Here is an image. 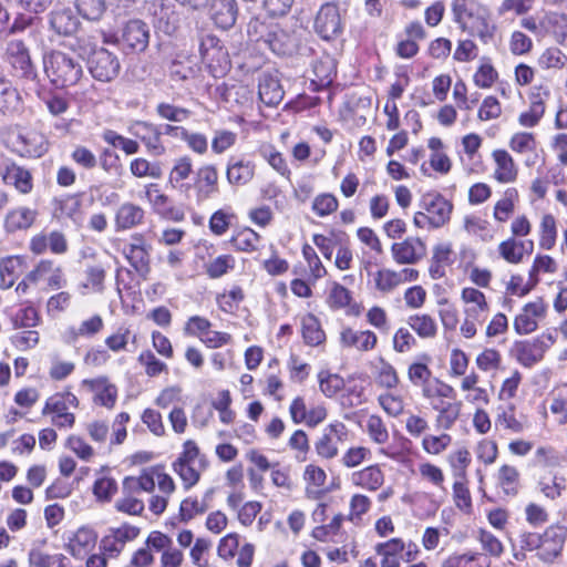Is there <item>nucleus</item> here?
I'll use <instances>...</instances> for the list:
<instances>
[{
	"label": "nucleus",
	"instance_id": "f257e3e1",
	"mask_svg": "<svg viewBox=\"0 0 567 567\" xmlns=\"http://www.w3.org/2000/svg\"><path fill=\"white\" fill-rule=\"evenodd\" d=\"M452 12L454 21L463 30L468 29L484 43L493 39L496 27L491 22V11L486 6L477 0H453Z\"/></svg>",
	"mask_w": 567,
	"mask_h": 567
},
{
	"label": "nucleus",
	"instance_id": "f03ea898",
	"mask_svg": "<svg viewBox=\"0 0 567 567\" xmlns=\"http://www.w3.org/2000/svg\"><path fill=\"white\" fill-rule=\"evenodd\" d=\"M43 68L50 83L58 89L74 86L84 76L80 59L60 50L44 54Z\"/></svg>",
	"mask_w": 567,
	"mask_h": 567
},
{
	"label": "nucleus",
	"instance_id": "7ed1b4c3",
	"mask_svg": "<svg viewBox=\"0 0 567 567\" xmlns=\"http://www.w3.org/2000/svg\"><path fill=\"white\" fill-rule=\"evenodd\" d=\"M420 210L413 223L419 228H440L449 223L453 204L436 190L424 193L419 202Z\"/></svg>",
	"mask_w": 567,
	"mask_h": 567
},
{
	"label": "nucleus",
	"instance_id": "20e7f679",
	"mask_svg": "<svg viewBox=\"0 0 567 567\" xmlns=\"http://www.w3.org/2000/svg\"><path fill=\"white\" fill-rule=\"evenodd\" d=\"M7 147L22 157H41L48 151L45 136L35 131L19 125L9 126L3 133Z\"/></svg>",
	"mask_w": 567,
	"mask_h": 567
},
{
	"label": "nucleus",
	"instance_id": "39448f33",
	"mask_svg": "<svg viewBox=\"0 0 567 567\" xmlns=\"http://www.w3.org/2000/svg\"><path fill=\"white\" fill-rule=\"evenodd\" d=\"M86 64L91 75L100 82H111L116 79L121 72L118 56L102 47L101 50H96L89 56Z\"/></svg>",
	"mask_w": 567,
	"mask_h": 567
},
{
	"label": "nucleus",
	"instance_id": "423d86ee",
	"mask_svg": "<svg viewBox=\"0 0 567 567\" xmlns=\"http://www.w3.org/2000/svg\"><path fill=\"white\" fill-rule=\"evenodd\" d=\"M313 28L323 40H332L339 37L343 31L339 7L332 2L322 4L315 18Z\"/></svg>",
	"mask_w": 567,
	"mask_h": 567
},
{
	"label": "nucleus",
	"instance_id": "0eeeda50",
	"mask_svg": "<svg viewBox=\"0 0 567 567\" xmlns=\"http://www.w3.org/2000/svg\"><path fill=\"white\" fill-rule=\"evenodd\" d=\"M566 538V527L560 525L549 526L540 534L537 557L545 564H554L561 556Z\"/></svg>",
	"mask_w": 567,
	"mask_h": 567
},
{
	"label": "nucleus",
	"instance_id": "6e6552de",
	"mask_svg": "<svg viewBox=\"0 0 567 567\" xmlns=\"http://www.w3.org/2000/svg\"><path fill=\"white\" fill-rule=\"evenodd\" d=\"M151 245L141 234L133 235L132 241L123 248L125 258L144 280L151 272Z\"/></svg>",
	"mask_w": 567,
	"mask_h": 567
},
{
	"label": "nucleus",
	"instance_id": "1a4fd4ad",
	"mask_svg": "<svg viewBox=\"0 0 567 567\" xmlns=\"http://www.w3.org/2000/svg\"><path fill=\"white\" fill-rule=\"evenodd\" d=\"M117 42L126 54L143 52L148 47L150 29L142 20H130L124 25Z\"/></svg>",
	"mask_w": 567,
	"mask_h": 567
},
{
	"label": "nucleus",
	"instance_id": "9d476101",
	"mask_svg": "<svg viewBox=\"0 0 567 567\" xmlns=\"http://www.w3.org/2000/svg\"><path fill=\"white\" fill-rule=\"evenodd\" d=\"M147 11L157 31L171 35L177 30L179 18L169 2L153 0L148 3Z\"/></svg>",
	"mask_w": 567,
	"mask_h": 567
},
{
	"label": "nucleus",
	"instance_id": "9b49d317",
	"mask_svg": "<svg viewBox=\"0 0 567 567\" xmlns=\"http://www.w3.org/2000/svg\"><path fill=\"white\" fill-rule=\"evenodd\" d=\"M49 30L58 37L69 38L75 35L81 22L78 14L66 7L55 8L47 17Z\"/></svg>",
	"mask_w": 567,
	"mask_h": 567
},
{
	"label": "nucleus",
	"instance_id": "f8f14e48",
	"mask_svg": "<svg viewBox=\"0 0 567 567\" xmlns=\"http://www.w3.org/2000/svg\"><path fill=\"white\" fill-rule=\"evenodd\" d=\"M6 54L17 76L25 79H33L35 76V69L29 50L21 40L10 41L7 45Z\"/></svg>",
	"mask_w": 567,
	"mask_h": 567
},
{
	"label": "nucleus",
	"instance_id": "ddd939ff",
	"mask_svg": "<svg viewBox=\"0 0 567 567\" xmlns=\"http://www.w3.org/2000/svg\"><path fill=\"white\" fill-rule=\"evenodd\" d=\"M346 436L347 427L342 422L328 425L315 444L318 455L328 460L336 457L339 452L338 445Z\"/></svg>",
	"mask_w": 567,
	"mask_h": 567
},
{
	"label": "nucleus",
	"instance_id": "4468645a",
	"mask_svg": "<svg viewBox=\"0 0 567 567\" xmlns=\"http://www.w3.org/2000/svg\"><path fill=\"white\" fill-rule=\"evenodd\" d=\"M393 259L400 265H414L426 256V246L417 237H408L391 247Z\"/></svg>",
	"mask_w": 567,
	"mask_h": 567
},
{
	"label": "nucleus",
	"instance_id": "2eb2a0df",
	"mask_svg": "<svg viewBox=\"0 0 567 567\" xmlns=\"http://www.w3.org/2000/svg\"><path fill=\"white\" fill-rule=\"evenodd\" d=\"M128 132L140 138L152 154L159 156L165 153V147L161 143L162 133L154 124L144 121H134L130 124Z\"/></svg>",
	"mask_w": 567,
	"mask_h": 567
},
{
	"label": "nucleus",
	"instance_id": "dca6fc26",
	"mask_svg": "<svg viewBox=\"0 0 567 567\" xmlns=\"http://www.w3.org/2000/svg\"><path fill=\"white\" fill-rule=\"evenodd\" d=\"M199 53L202 60L210 68L216 64L224 69L229 64L227 51L220 44V40L213 34H205L200 38Z\"/></svg>",
	"mask_w": 567,
	"mask_h": 567
},
{
	"label": "nucleus",
	"instance_id": "f3484780",
	"mask_svg": "<svg viewBox=\"0 0 567 567\" xmlns=\"http://www.w3.org/2000/svg\"><path fill=\"white\" fill-rule=\"evenodd\" d=\"M1 175L3 184L13 186L21 194H29L33 188V178L27 168L10 158Z\"/></svg>",
	"mask_w": 567,
	"mask_h": 567
},
{
	"label": "nucleus",
	"instance_id": "a211bd4d",
	"mask_svg": "<svg viewBox=\"0 0 567 567\" xmlns=\"http://www.w3.org/2000/svg\"><path fill=\"white\" fill-rule=\"evenodd\" d=\"M194 188L198 202L218 192V172L214 165H204L196 171Z\"/></svg>",
	"mask_w": 567,
	"mask_h": 567
},
{
	"label": "nucleus",
	"instance_id": "6ab92c4d",
	"mask_svg": "<svg viewBox=\"0 0 567 567\" xmlns=\"http://www.w3.org/2000/svg\"><path fill=\"white\" fill-rule=\"evenodd\" d=\"M511 353L525 368L534 367L543 360L545 354L540 343L535 338L515 341Z\"/></svg>",
	"mask_w": 567,
	"mask_h": 567
},
{
	"label": "nucleus",
	"instance_id": "aec40b11",
	"mask_svg": "<svg viewBox=\"0 0 567 567\" xmlns=\"http://www.w3.org/2000/svg\"><path fill=\"white\" fill-rule=\"evenodd\" d=\"M238 14V8L236 0H212L209 7V16L214 23L223 29H230Z\"/></svg>",
	"mask_w": 567,
	"mask_h": 567
},
{
	"label": "nucleus",
	"instance_id": "412c9836",
	"mask_svg": "<svg viewBox=\"0 0 567 567\" xmlns=\"http://www.w3.org/2000/svg\"><path fill=\"white\" fill-rule=\"evenodd\" d=\"M22 110V97L11 82L0 76V115L12 116Z\"/></svg>",
	"mask_w": 567,
	"mask_h": 567
},
{
	"label": "nucleus",
	"instance_id": "4be33fe9",
	"mask_svg": "<svg viewBox=\"0 0 567 567\" xmlns=\"http://www.w3.org/2000/svg\"><path fill=\"white\" fill-rule=\"evenodd\" d=\"M258 95L266 105L276 106L282 101L285 91L277 76L262 73L259 78Z\"/></svg>",
	"mask_w": 567,
	"mask_h": 567
},
{
	"label": "nucleus",
	"instance_id": "5701e85b",
	"mask_svg": "<svg viewBox=\"0 0 567 567\" xmlns=\"http://www.w3.org/2000/svg\"><path fill=\"white\" fill-rule=\"evenodd\" d=\"M83 384L87 385L93 392H95V403L109 409L114 406L117 398V389L114 384H111L106 378L84 380Z\"/></svg>",
	"mask_w": 567,
	"mask_h": 567
},
{
	"label": "nucleus",
	"instance_id": "b1692460",
	"mask_svg": "<svg viewBox=\"0 0 567 567\" xmlns=\"http://www.w3.org/2000/svg\"><path fill=\"white\" fill-rule=\"evenodd\" d=\"M38 212L29 207H18L10 210L4 219V227L8 233L25 230L35 221Z\"/></svg>",
	"mask_w": 567,
	"mask_h": 567
},
{
	"label": "nucleus",
	"instance_id": "393cba45",
	"mask_svg": "<svg viewBox=\"0 0 567 567\" xmlns=\"http://www.w3.org/2000/svg\"><path fill=\"white\" fill-rule=\"evenodd\" d=\"M144 219V210L133 203H124L120 206L115 216L117 229H131L140 225Z\"/></svg>",
	"mask_w": 567,
	"mask_h": 567
},
{
	"label": "nucleus",
	"instance_id": "a878e982",
	"mask_svg": "<svg viewBox=\"0 0 567 567\" xmlns=\"http://www.w3.org/2000/svg\"><path fill=\"white\" fill-rule=\"evenodd\" d=\"M341 342L361 351H369L377 344V336L372 331H355L347 328L341 332Z\"/></svg>",
	"mask_w": 567,
	"mask_h": 567
},
{
	"label": "nucleus",
	"instance_id": "bb28decb",
	"mask_svg": "<svg viewBox=\"0 0 567 567\" xmlns=\"http://www.w3.org/2000/svg\"><path fill=\"white\" fill-rule=\"evenodd\" d=\"M255 175V164L250 161L231 159L227 166L226 176L233 185H245Z\"/></svg>",
	"mask_w": 567,
	"mask_h": 567
},
{
	"label": "nucleus",
	"instance_id": "cd10ccee",
	"mask_svg": "<svg viewBox=\"0 0 567 567\" xmlns=\"http://www.w3.org/2000/svg\"><path fill=\"white\" fill-rule=\"evenodd\" d=\"M193 173V163L189 156H183L175 161V164L169 173V183L174 188L187 193L192 185L184 183Z\"/></svg>",
	"mask_w": 567,
	"mask_h": 567
},
{
	"label": "nucleus",
	"instance_id": "c85d7f7f",
	"mask_svg": "<svg viewBox=\"0 0 567 567\" xmlns=\"http://www.w3.org/2000/svg\"><path fill=\"white\" fill-rule=\"evenodd\" d=\"M208 462L206 458H200L197 464H188L182 462H174L173 468L182 478L186 489L196 485L200 478V473L206 470Z\"/></svg>",
	"mask_w": 567,
	"mask_h": 567
},
{
	"label": "nucleus",
	"instance_id": "c756f323",
	"mask_svg": "<svg viewBox=\"0 0 567 567\" xmlns=\"http://www.w3.org/2000/svg\"><path fill=\"white\" fill-rule=\"evenodd\" d=\"M462 299L466 303H473L472 307H468L465 312L468 318L475 319L477 321L481 320V315L488 310V305L486 302L485 296L482 291L475 288H464L462 291Z\"/></svg>",
	"mask_w": 567,
	"mask_h": 567
},
{
	"label": "nucleus",
	"instance_id": "7c9ffc66",
	"mask_svg": "<svg viewBox=\"0 0 567 567\" xmlns=\"http://www.w3.org/2000/svg\"><path fill=\"white\" fill-rule=\"evenodd\" d=\"M497 168L494 173L495 178L501 183H508L515 179L516 169L512 156L504 150H497L493 153Z\"/></svg>",
	"mask_w": 567,
	"mask_h": 567
},
{
	"label": "nucleus",
	"instance_id": "2f4dec72",
	"mask_svg": "<svg viewBox=\"0 0 567 567\" xmlns=\"http://www.w3.org/2000/svg\"><path fill=\"white\" fill-rule=\"evenodd\" d=\"M383 473L378 466H369L352 474V482L363 488L375 491L383 484Z\"/></svg>",
	"mask_w": 567,
	"mask_h": 567
},
{
	"label": "nucleus",
	"instance_id": "473e14b6",
	"mask_svg": "<svg viewBox=\"0 0 567 567\" xmlns=\"http://www.w3.org/2000/svg\"><path fill=\"white\" fill-rule=\"evenodd\" d=\"M22 265L19 256H9L0 260V288H11L18 277V270Z\"/></svg>",
	"mask_w": 567,
	"mask_h": 567
},
{
	"label": "nucleus",
	"instance_id": "72a5a7b5",
	"mask_svg": "<svg viewBox=\"0 0 567 567\" xmlns=\"http://www.w3.org/2000/svg\"><path fill=\"white\" fill-rule=\"evenodd\" d=\"M274 53L286 54L290 50V37L278 23L270 25L269 37L262 41Z\"/></svg>",
	"mask_w": 567,
	"mask_h": 567
},
{
	"label": "nucleus",
	"instance_id": "f704fd0d",
	"mask_svg": "<svg viewBox=\"0 0 567 567\" xmlns=\"http://www.w3.org/2000/svg\"><path fill=\"white\" fill-rule=\"evenodd\" d=\"M274 53L286 54L290 50V37L278 23L270 25L269 37L262 41Z\"/></svg>",
	"mask_w": 567,
	"mask_h": 567
},
{
	"label": "nucleus",
	"instance_id": "c9c22d12",
	"mask_svg": "<svg viewBox=\"0 0 567 567\" xmlns=\"http://www.w3.org/2000/svg\"><path fill=\"white\" fill-rule=\"evenodd\" d=\"M302 337L305 342L312 347L319 346L324 341V332L313 315H307L302 318Z\"/></svg>",
	"mask_w": 567,
	"mask_h": 567
},
{
	"label": "nucleus",
	"instance_id": "e433bc0d",
	"mask_svg": "<svg viewBox=\"0 0 567 567\" xmlns=\"http://www.w3.org/2000/svg\"><path fill=\"white\" fill-rule=\"evenodd\" d=\"M230 241L237 250L250 252L257 249L260 236L250 228H244L234 235Z\"/></svg>",
	"mask_w": 567,
	"mask_h": 567
},
{
	"label": "nucleus",
	"instance_id": "4c0bfd02",
	"mask_svg": "<svg viewBox=\"0 0 567 567\" xmlns=\"http://www.w3.org/2000/svg\"><path fill=\"white\" fill-rule=\"evenodd\" d=\"M408 323L421 338H433L436 334V323L429 315L411 316Z\"/></svg>",
	"mask_w": 567,
	"mask_h": 567
},
{
	"label": "nucleus",
	"instance_id": "58836bf2",
	"mask_svg": "<svg viewBox=\"0 0 567 567\" xmlns=\"http://www.w3.org/2000/svg\"><path fill=\"white\" fill-rule=\"evenodd\" d=\"M318 380L320 390L327 398L334 396L344 388V380L340 375L328 371H320Z\"/></svg>",
	"mask_w": 567,
	"mask_h": 567
},
{
	"label": "nucleus",
	"instance_id": "ea45409f",
	"mask_svg": "<svg viewBox=\"0 0 567 567\" xmlns=\"http://www.w3.org/2000/svg\"><path fill=\"white\" fill-rule=\"evenodd\" d=\"M78 12L87 20H100L106 10L105 0H76Z\"/></svg>",
	"mask_w": 567,
	"mask_h": 567
},
{
	"label": "nucleus",
	"instance_id": "a19ab883",
	"mask_svg": "<svg viewBox=\"0 0 567 567\" xmlns=\"http://www.w3.org/2000/svg\"><path fill=\"white\" fill-rule=\"evenodd\" d=\"M275 23L272 20L255 17L247 24V34L251 41L261 42L269 37L270 25Z\"/></svg>",
	"mask_w": 567,
	"mask_h": 567
},
{
	"label": "nucleus",
	"instance_id": "79ce46f5",
	"mask_svg": "<svg viewBox=\"0 0 567 567\" xmlns=\"http://www.w3.org/2000/svg\"><path fill=\"white\" fill-rule=\"evenodd\" d=\"M525 245L511 238L499 244L501 256L511 264H518L523 260Z\"/></svg>",
	"mask_w": 567,
	"mask_h": 567
},
{
	"label": "nucleus",
	"instance_id": "37998d69",
	"mask_svg": "<svg viewBox=\"0 0 567 567\" xmlns=\"http://www.w3.org/2000/svg\"><path fill=\"white\" fill-rule=\"evenodd\" d=\"M104 322L101 316L95 315L87 320H84L79 328H71L69 330L73 340L79 337H93L103 329Z\"/></svg>",
	"mask_w": 567,
	"mask_h": 567
},
{
	"label": "nucleus",
	"instance_id": "c03bdc74",
	"mask_svg": "<svg viewBox=\"0 0 567 567\" xmlns=\"http://www.w3.org/2000/svg\"><path fill=\"white\" fill-rule=\"evenodd\" d=\"M567 56L558 48L546 49L538 59L542 69H563L566 64Z\"/></svg>",
	"mask_w": 567,
	"mask_h": 567
},
{
	"label": "nucleus",
	"instance_id": "a18cd8bd",
	"mask_svg": "<svg viewBox=\"0 0 567 567\" xmlns=\"http://www.w3.org/2000/svg\"><path fill=\"white\" fill-rule=\"evenodd\" d=\"M374 280L378 290L389 292L402 282V274L390 269H382L375 274Z\"/></svg>",
	"mask_w": 567,
	"mask_h": 567
},
{
	"label": "nucleus",
	"instance_id": "49530a36",
	"mask_svg": "<svg viewBox=\"0 0 567 567\" xmlns=\"http://www.w3.org/2000/svg\"><path fill=\"white\" fill-rule=\"evenodd\" d=\"M130 171L135 177L151 176L153 178H159L162 176V169L158 164H151L147 159L138 157L131 162Z\"/></svg>",
	"mask_w": 567,
	"mask_h": 567
},
{
	"label": "nucleus",
	"instance_id": "de8ad7c7",
	"mask_svg": "<svg viewBox=\"0 0 567 567\" xmlns=\"http://www.w3.org/2000/svg\"><path fill=\"white\" fill-rule=\"evenodd\" d=\"M518 477V471L514 466L503 465L499 468V485L507 495H516Z\"/></svg>",
	"mask_w": 567,
	"mask_h": 567
},
{
	"label": "nucleus",
	"instance_id": "09e8293b",
	"mask_svg": "<svg viewBox=\"0 0 567 567\" xmlns=\"http://www.w3.org/2000/svg\"><path fill=\"white\" fill-rule=\"evenodd\" d=\"M235 259L230 255H221L206 264V274L210 278H219L233 269Z\"/></svg>",
	"mask_w": 567,
	"mask_h": 567
},
{
	"label": "nucleus",
	"instance_id": "8fccbe9b",
	"mask_svg": "<svg viewBox=\"0 0 567 567\" xmlns=\"http://www.w3.org/2000/svg\"><path fill=\"white\" fill-rule=\"evenodd\" d=\"M339 207V202L334 195L324 193L318 195L312 203V210L319 217L328 216L334 213Z\"/></svg>",
	"mask_w": 567,
	"mask_h": 567
},
{
	"label": "nucleus",
	"instance_id": "3c124183",
	"mask_svg": "<svg viewBox=\"0 0 567 567\" xmlns=\"http://www.w3.org/2000/svg\"><path fill=\"white\" fill-rule=\"evenodd\" d=\"M556 234V221L554 216L549 214L545 215L540 224V247L544 249H551L555 245Z\"/></svg>",
	"mask_w": 567,
	"mask_h": 567
},
{
	"label": "nucleus",
	"instance_id": "603ef678",
	"mask_svg": "<svg viewBox=\"0 0 567 567\" xmlns=\"http://www.w3.org/2000/svg\"><path fill=\"white\" fill-rule=\"evenodd\" d=\"M156 112L162 118L171 122H184L190 116L189 110L169 103H159Z\"/></svg>",
	"mask_w": 567,
	"mask_h": 567
},
{
	"label": "nucleus",
	"instance_id": "864d4df0",
	"mask_svg": "<svg viewBox=\"0 0 567 567\" xmlns=\"http://www.w3.org/2000/svg\"><path fill=\"white\" fill-rule=\"evenodd\" d=\"M517 196L515 189L511 188L505 192L504 197L495 205L494 217L498 221H506L514 210V198Z\"/></svg>",
	"mask_w": 567,
	"mask_h": 567
},
{
	"label": "nucleus",
	"instance_id": "5fc2aeb1",
	"mask_svg": "<svg viewBox=\"0 0 567 567\" xmlns=\"http://www.w3.org/2000/svg\"><path fill=\"white\" fill-rule=\"evenodd\" d=\"M106 271L101 265L87 266L85 269L86 284L85 287H91L95 292L104 291V280Z\"/></svg>",
	"mask_w": 567,
	"mask_h": 567
},
{
	"label": "nucleus",
	"instance_id": "6e6d98bb",
	"mask_svg": "<svg viewBox=\"0 0 567 567\" xmlns=\"http://www.w3.org/2000/svg\"><path fill=\"white\" fill-rule=\"evenodd\" d=\"M461 412V402L446 403V408L436 416L437 429L450 430L458 419Z\"/></svg>",
	"mask_w": 567,
	"mask_h": 567
},
{
	"label": "nucleus",
	"instance_id": "4d7b16f0",
	"mask_svg": "<svg viewBox=\"0 0 567 567\" xmlns=\"http://www.w3.org/2000/svg\"><path fill=\"white\" fill-rule=\"evenodd\" d=\"M117 492V484L112 477H102L95 481L93 494L99 501L109 502Z\"/></svg>",
	"mask_w": 567,
	"mask_h": 567
},
{
	"label": "nucleus",
	"instance_id": "13d9d810",
	"mask_svg": "<svg viewBox=\"0 0 567 567\" xmlns=\"http://www.w3.org/2000/svg\"><path fill=\"white\" fill-rule=\"evenodd\" d=\"M367 431L370 437L378 444H383L389 440V432L379 415H370L367 421Z\"/></svg>",
	"mask_w": 567,
	"mask_h": 567
},
{
	"label": "nucleus",
	"instance_id": "bf43d9fd",
	"mask_svg": "<svg viewBox=\"0 0 567 567\" xmlns=\"http://www.w3.org/2000/svg\"><path fill=\"white\" fill-rule=\"evenodd\" d=\"M208 509L207 503H199L196 498H185L181 503L179 517L182 522H188L198 514H203Z\"/></svg>",
	"mask_w": 567,
	"mask_h": 567
},
{
	"label": "nucleus",
	"instance_id": "052dcab7",
	"mask_svg": "<svg viewBox=\"0 0 567 567\" xmlns=\"http://www.w3.org/2000/svg\"><path fill=\"white\" fill-rule=\"evenodd\" d=\"M351 302V293L350 291L341 286L340 284L334 282L330 290L328 297V303L331 308L340 309L349 306Z\"/></svg>",
	"mask_w": 567,
	"mask_h": 567
},
{
	"label": "nucleus",
	"instance_id": "680f3d73",
	"mask_svg": "<svg viewBox=\"0 0 567 567\" xmlns=\"http://www.w3.org/2000/svg\"><path fill=\"white\" fill-rule=\"evenodd\" d=\"M478 540L482 544V548L494 557H499L504 550L503 544L501 540L493 535L491 532L480 529L478 532Z\"/></svg>",
	"mask_w": 567,
	"mask_h": 567
},
{
	"label": "nucleus",
	"instance_id": "e2e57ef3",
	"mask_svg": "<svg viewBox=\"0 0 567 567\" xmlns=\"http://www.w3.org/2000/svg\"><path fill=\"white\" fill-rule=\"evenodd\" d=\"M377 383L386 389H393L399 384V377L395 369L384 360H381V367L377 375Z\"/></svg>",
	"mask_w": 567,
	"mask_h": 567
},
{
	"label": "nucleus",
	"instance_id": "0e129e2a",
	"mask_svg": "<svg viewBox=\"0 0 567 567\" xmlns=\"http://www.w3.org/2000/svg\"><path fill=\"white\" fill-rule=\"evenodd\" d=\"M378 401L382 409L390 416H399L404 411V402L403 399L399 395H393L391 393L381 394L378 398Z\"/></svg>",
	"mask_w": 567,
	"mask_h": 567
},
{
	"label": "nucleus",
	"instance_id": "69168bd1",
	"mask_svg": "<svg viewBox=\"0 0 567 567\" xmlns=\"http://www.w3.org/2000/svg\"><path fill=\"white\" fill-rule=\"evenodd\" d=\"M502 114V106L495 96H487L478 110V118L481 121H489L499 117Z\"/></svg>",
	"mask_w": 567,
	"mask_h": 567
},
{
	"label": "nucleus",
	"instance_id": "338daca9",
	"mask_svg": "<svg viewBox=\"0 0 567 567\" xmlns=\"http://www.w3.org/2000/svg\"><path fill=\"white\" fill-rule=\"evenodd\" d=\"M39 323V315L34 307L27 306L21 309L13 319V326L19 328H32Z\"/></svg>",
	"mask_w": 567,
	"mask_h": 567
},
{
	"label": "nucleus",
	"instance_id": "774afa93",
	"mask_svg": "<svg viewBox=\"0 0 567 567\" xmlns=\"http://www.w3.org/2000/svg\"><path fill=\"white\" fill-rule=\"evenodd\" d=\"M443 567H482L478 564V554L452 555L444 560Z\"/></svg>",
	"mask_w": 567,
	"mask_h": 567
}]
</instances>
